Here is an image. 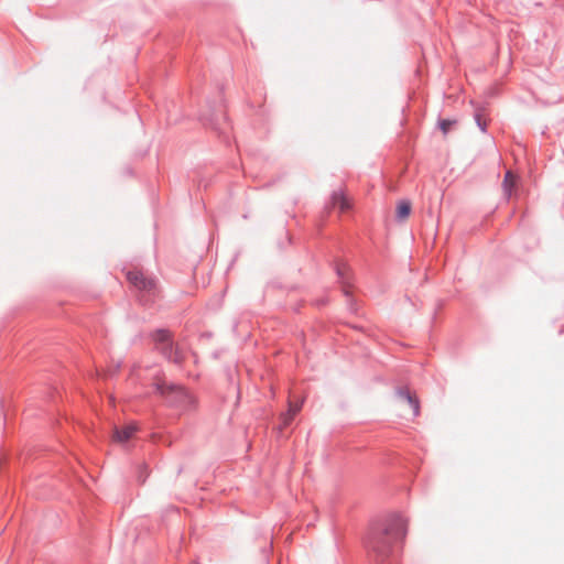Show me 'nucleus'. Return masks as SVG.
Instances as JSON below:
<instances>
[{"mask_svg":"<svg viewBox=\"0 0 564 564\" xmlns=\"http://www.w3.org/2000/svg\"><path fill=\"white\" fill-rule=\"evenodd\" d=\"M408 532V522L401 516L391 517L383 529L372 532L368 547L379 556H386L401 543Z\"/></svg>","mask_w":564,"mask_h":564,"instance_id":"nucleus-1","label":"nucleus"},{"mask_svg":"<svg viewBox=\"0 0 564 564\" xmlns=\"http://www.w3.org/2000/svg\"><path fill=\"white\" fill-rule=\"evenodd\" d=\"M395 403L401 410H404L405 406H408L413 416L419 415V400L415 394L411 393L408 389L401 388L397 391Z\"/></svg>","mask_w":564,"mask_h":564,"instance_id":"nucleus-2","label":"nucleus"},{"mask_svg":"<svg viewBox=\"0 0 564 564\" xmlns=\"http://www.w3.org/2000/svg\"><path fill=\"white\" fill-rule=\"evenodd\" d=\"M128 281L138 290L141 291H152L155 288L154 280L147 278L142 272L140 271H129L127 273Z\"/></svg>","mask_w":564,"mask_h":564,"instance_id":"nucleus-3","label":"nucleus"},{"mask_svg":"<svg viewBox=\"0 0 564 564\" xmlns=\"http://www.w3.org/2000/svg\"><path fill=\"white\" fill-rule=\"evenodd\" d=\"M155 389L162 395L175 393L176 394L175 401H181L183 398H188L187 392L180 386L167 384L165 382H156Z\"/></svg>","mask_w":564,"mask_h":564,"instance_id":"nucleus-4","label":"nucleus"},{"mask_svg":"<svg viewBox=\"0 0 564 564\" xmlns=\"http://www.w3.org/2000/svg\"><path fill=\"white\" fill-rule=\"evenodd\" d=\"M138 427L134 424H128L121 429H116L113 432V441L120 444L128 442L137 432Z\"/></svg>","mask_w":564,"mask_h":564,"instance_id":"nucleus-5","label":"nucleus"},{"mask_svg":"<svg viewBox=\"0 0 564 564\" xmlns=\"http://www.w3.org/2000/svg\"><path fill=\"white\" fill-rule=\"evenodd\" d=\"M518 183V177L511 171H507L503 182L502 189L507 197H511L513 189L516 188Z\"/></svg>","mask_w":564,"mask_h":564,"instance_id":"nucleus-6","label":"nucleus"},{"mask_svg":"<svg viewBox=\"0 0 564 564\" xmlns=\"http://www.w3.org/2000/svg\"><path fill=\"white\" fill-rule=\"evenodd\" d=\"M332 206L339 208L344 213L350 208L351 204L343 193L335 192L332 196Z\"/></svg>","mask_w":564,"mask_h":564,"instance_id":"nucleus-7","label":"nucleus"},{"mask_svg":"<svg viewBox=\"0 0 564 564\" xmlns=\"http://www.w3.org/2000/svg\"><path fill=\"white\" fill-rule=\"evenodd\" d=\"M302 404L301 403H289V410L285 414L282 415V422L283 426H288L293 417L301 411Z\"/></svg>","mask_w":564,"mask_h":564,"instance_id":"nucleus-8","label":"nucleus"},{"mask_svg":"<svg viewBox=\"0 0 564 564\" xmlns=\"http://www.w3.org/2000/svg\"><path fill=\"white\" fill-rule=\"evenodd\" d=\"M161 351H162V352H163V354H164L169 359L173 360V361H174V362H176V364H180V362H182V360H183V355L181 354V351H180V349H178V347H177V346H176V347H174L173 345H170V346L167 347V350H166L164 347H162V348H161Z\"/></svg>","mask_w":564,"mask_h":564,"instance_id":"nucleus-9","label":"nucleus"},{"mask_svg":"<svg viewBox=\"0 0 564 564\" xmlns=\"http://www.w3.org/2000/svg\"><path fill=\"white\" fill-rule=\"evenodd\" d=\"M154 340L160 344V349L164 347L167 350V347L172 345L170 343V333L167 330H156L153 335Z\"/></svg>","mask_w":564,"mask_h":564,"instance_id":"nucleus-10","label":"nucleus"},{"mask_svg":"<svg viewBox=\"0 0 564 564\" xmlns=\"http://www.w3.org/2000/svg\"><path fill=\"white\" fill-rule=\"evenodd\" d=\"M411 213V204L410 202L402 200L397 206V217L401 220L408 218Z\"/></svg>","mask_w":564,"mask_h":564,"instance_id":"nucleus-11","label":"nucleus"},{"mask_svg":"<svg viewBox=\"0 0 564 564\" xmlns=\"http://www.w3.org/2000/svg\"><path fill=\"white\" fill-rule=\"evenodd\" d=\"M454 123L455 121L453 120L444 119L440 121V128L443 131V133L446 134Z\"/></svg>","mask_w":564,"mask_h":564,"instance_id":"nucleus-12","label":"nucleus"},{"mask_svg":"<svg viewBox=\"0 0 564 564\" xmlns=\"http://www.w3.org/2000/svg\"><path fill=\"white\" fill-rule=\"evenodd\" d=\"M476 119H477V122H478V126L480 127V129H481L482 131H485V129H486V122H481V119H480V116H479V115H477V116H476Z\"/></svg>","mask_w":564,"mask_h":564,"instance_id":"nucleus-13","label":"nucleus"}]
</instances>
